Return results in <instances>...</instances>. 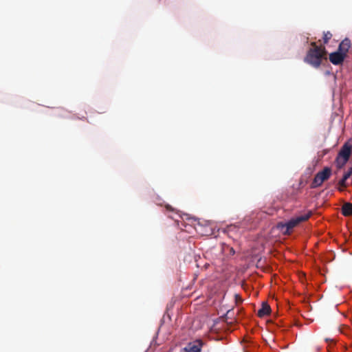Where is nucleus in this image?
<instances>
[{"mask_svg": "<svg viewBox=\"0 0 352 352\" xmlns=\"http://www.w3.org/2000/svg\"><path fill=\"white\" fill-rule=\"evenodd\" d=\"M351 175H352V168H350L349 170L346 173H344V175L342 177V179H344V180L346 181L351 177Z\"/></svg>", "mask_w": 352, "mask_h": 352, "instance_id": "obj_11", "label": "nucleus"}, {"mask_svg": "<svg viewBox=\"0 0 352 352\" xmlns=\"http://www.w3.org/2000/svg\"><path fill=\"white\" fill-rule=\"evenodd\" d=\"M166 208H167L168 210H173V208H172V207H171L170 206H168H168H166Z\"/></svg>", "mask_w": 352, "mask_h": 352, "instance_id": "obj_13", "label": "nucleus"}, {"mask_svg": "<svg viewBox=\"0 0 352 352\" xmlns=\"http://www.w3.org/2000/svg\"><path fill=\"white\" fill-rule=\"evenodd\" d=\"M270 311H271V308H270V305L267 302H263L262 303L261 308L260 309H258V311L257 315L258 317L263 318L265 316L269 315L270 313Z\"/></svg>", "mask_w": 352, "mask_h": 352, "instance_id": "obj_8", "label": "nucleus"}, {"mask_svg": "<svg viewBox=\"0 0 352 352\" xmlns=\"http://www.w3.org/2000/svg\"><path fill=\"white\" fill-rule=\"evenodd\" d=\"M351 47V41L349 38L344 39L339 45L338 51L342 52L345 56Z\"/></svg>", "mask_w": 352, "mask_h": 352, "instance_id": "obj_7", "label": "nucleus"}, {"mask_svg": "<svg viewBox=\"0 0 352 352\" xmlns=\"http://www.w3.org/2000/svg\"><path fill=\"white\" fill-rule=\"evenodd\" d=\"M311 212H309L307 214L292 218L285 223L280 224L279 227L282 228H286L285 233H289L291 230L297 226L300 223L307 221L311 217Z\"/></svg>", "mask_w": 352, "mask_h": 352, "instance_id": "obj_2", "label": "nucleus"}, {"mask_svg": "<svg viewBox=\"0 0 352 352\" xmlns=\"http://www.w3.org/2000/svg\"><path fill=\"white\" fill-rule=\"evenodd\" d=\"M203 346V342L201 340H196L189 342L184 349V352H201Z\"/></svg>", "mask_w": 352, "mask_h": 352, "instance_id": "obj_5", "label": "nucleus"}, {"mask_svg": "<svg viewBox=\"0 0 352 352\" xmlns=\"http://www.w3.org/2000/svg\"><path fill=\"white\" fill-rule=\"evenodd\" d=\"M345 56L342 52L337 51L329 54V60L333 65H340L342 63L345 58Z\"/></svg>", "mask_w": 352, "mask_h": 352, "instance_id": "obj_6", "label": "nucleus"}, {"mask_svg": "<svg viewBox=\"0 0 352 352\" xmlns=\"http://www.w3.org/2000/svg\"><path fill=\"white\" fill-rule=\"evenodd\" d=\"M332 37V34L329 32V31H327V32H324L323 34V43L324 44H327L329 41V40Z\"/></svg>", "mask_w": 352, "mask_h": 352, "instance_id": "obj_10", "label": "nucleus"}, {"mask_svg": "<svg viewBox=\"0 0 352 352\" xmlns=\"http://www.w3.org/2000/svg\"><path fill=\"white\" fill-rule=\"evenodd\" d=\"M352 151V144L346 142L341 148L336 161L339 166L344 165L349 160Z\"/></svg>", "mask_w": 352, "mask_h": 352, "instance_id": "obj_3", "label": "nucleus"}, {"mask_svg": "<svg viewBox=\"0 0 352 352\" xmlns=\"http://www.w3.org/2000/svg\"><path fill=\"white\" fill-rule=\"evenodd\" d=\"M338 184L340 187H342V188L346 187V180H344L342 178L339 181Z\"/></svg>", "mask_w": 352, "mask_h": 352, "instance_id": "obj_12", "label": "nucleus"}, {"mask_svg": "<svg viewBox=\"0 0 352 352\" xmlns=\"http://www.w3.org/2000/svg\"><path fill=\"white\" fill-rule=\"evenodd\" d=\"M342 214L348 217L352 214V204L347 202L344 203L342 207Z\"/></svg>", "mask_w": 352, "mask_h": 352, "instance_id": "obj_9", "label": "nucleus"}, {"mask_svg": "<svg viewBox=\"0 0 352 352\" xmlns=\"http://www.w3.org/2000/svg\"><path fill=\"white\" fill-rule=\"evenodd\" d=\"M311 47L307 50L304 62L314 68H318L322 60L326 59L327 51L323 45H318L316 42L311 43Z\"/></svg>", "mask_w": 352, "mask_h": 352, "instance_id": "obj_1", "label": "nucleus"}, {"mask_svg": "<svg viewBox=\"0 0 352 352\" xmlns=\"http://www.w3.org/2000/svg\"><path fill=\"white\" fill-rule=\"evenodd\" d=\"M331 174V169L329 167H325L322 171L318 172L314 177L311 188H316L320 186L322 183L327 180Z\"/></svg>", "mask_w": 352, "mask_h": 352, "instance_id": "obj_4", "label": "nucleus"}]
</instances>
